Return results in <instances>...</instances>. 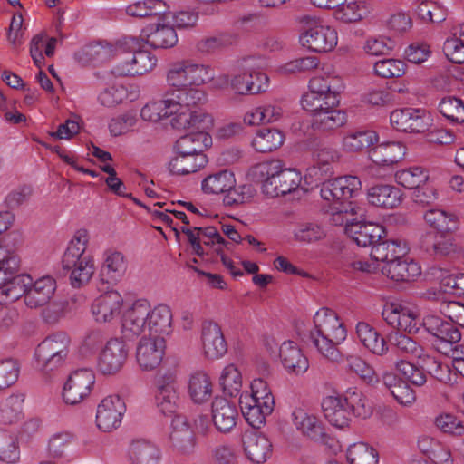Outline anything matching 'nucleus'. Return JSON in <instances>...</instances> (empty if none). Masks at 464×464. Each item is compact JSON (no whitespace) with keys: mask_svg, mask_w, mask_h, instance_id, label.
I'll list each match as a JSON object with an SVG mask.
<instances>
[{"mask_svg":"<svg viewBox=\"0 0 464 464\" xmlns=\"http://www.w3.org/2000/svg\"><path fill=\"white\" fill-rule=\"evenodd\" d=\"M121 331L130 341L146 334L169 335L172 332V312L165 304L152 306L147 299H138L124 308Z\"/></svg>","mask_w":464,"mask_h":464,"instance_id":"obj_1","label":"nucleus"},{"mask_svg":"<svg viewBox=\"0 0 464 464\" xmlns=\"http://www.w3.org/2000/svg\"><path fill=\"white\" fill-rule=\"evenodd\" d=\"M314 330L310 338L314 346L322 356L333 362H339L343 355L337 345L347 336L343 323L334 311L323 307L314 316Z\"/></svg>","mask_w":464,"mask_h":464,"instance_id":"obj_2","label":"nucleus"},{"mask_svg":"<svg viewBox=\"0 0 464 464\" xmlns=\"http://www.w3.org/2000/svg\"><path fill=\"white\" fill-rule=\"evenodd\" d=\"M266 65L264 57H246L238 63L230 81L227 75L218 78V82H220L218 86L221 87L229 82L231 89L239 95L264 92L269 86V78L262 72Z\"/></svg>","mask_w":464,"mask_h":464,"instance_id":"obj_3","label":"nucleus"},{"mask_svg":"<svg viewBox=\"0 0 464 464\" xmlns=\"http://www.w3.org/2000/svg\"><path fill=\"white\" fill-rule=\"evenodd\" d=\"M309 92L303 95L301 104L311 115L339 105V93L343 90V79L328 69L309 81Z\"/></svg>","mask_w":464,"mask_h":464,"instance_id":"obj_4","label":"nucleus"},{"mask_svg":"<svg viewBox=\"0 0 464 464\" xmlns=\"http://www.w3.org/2000/svg\"><path fill=\"white\" fill-rule=\"evenodd\" d=\"M88 243L87 230H77L70 240L63 257V267L70 272V283L74 288L87 285L95 271L93 256L86 254Z\"/></svg>","mask_w":464,"mask_h":464,"instance_id":"obj_5","label":"nucleus"},{"mask_svg":"<svg viewBox=\"0 0 464 464\" xmlns=\"http://www.w3.org/2000/svg\"><path fill=\"white\" fill-rule=\"evenodd\" d=\"M255 174L262 179L263 192L272 198L295 191L302 181V175L298 170L284 169L279 160L257 164Z\"/></svg>","mask_w":464,"mask_h":464,"instance_id":"obj_6","label":"nucleus"},{"mask_svg":"<svg viewBox=\"0 0 464 464\" xmlns=\"http://www.w3.org/2000/svg\"><path fill=\"white\" fill-rule=\"evenodd\" d=\"M408 251L409 247L404 240L384 237L372 246L371 256L374 261L351 254L344 257L343 266L346 271L372 273L378 269L377 262H382L385 265L394 258L404 257Z\"/></svg>","mask_w":464,"mask_h":464,"instance_id":"obj_7","label":"nucleus"},{"mask_svg":"<svg viewBox=\"0 0 464 464\" xmlns=\"http://www.w3.org/2000/svg\"><path fill=\"white\" fill-rule=\"evenodd\" d=\"M300 24L299 42L303 47L319 53L331 52L336 47L337 31L322 18L306 14L300 18Z\"/></svg>","mask_w":464,"mask_h":464,"instance_id":"obj_8","label":"nucleus"},{"mask_svg":"<svg viewBox=\"0 0 464 464\" xmlns=\"http://www.w3.org/2000/svg\"><path fill=\"white\" fill-rule=\"evenodd\" d=\"M72 340L65 332H55L46 336L35 348L36 367L49 372L62 367L68 359Z\"/></svg>","mask_w":464,"mask_h":464,"instance_id":"obj_9","label":"nucleus"},{"mask_svg":"<svg viewBox=\"0 0 464 464\" xmlns=\"http://www.w3.org/2000/svg\"><path fill=\"white\" fill-rule=\"evenodd\" d=\"M214 79V68L210 65L190 61H180L172 63L166 75L168 85L178 92L188 87H198L207 84Z\"/></svg>","mask_w":464,"mask_h":464,"instance_id":"obj_10","label":"nucleus"},{"mask_svg":"<svg viewBox=\"0 0 464 464\" xmlns=\"http://www.w3.org/2000/svg\"><path fill=\"white\" fill-rule=\"evenodd\" d=\"M362 188V182L356 176L346 175L331 179L321 184L320 195L332 205H346L356 197Z\"/></svg>","mask_w":464,"mask_h":464,"instance_id":"obj_11","label":"nucleus"},{"mask_svg":"<svg viewBox=\"0 0 464 464\" xmlns=\"http://www.w3.org/2000/svg\"><path fill=\"white\" fill-rule=\"evenodd\" d=\"M422 325L432 336V345L440 353H447L451 346L459 343L461 334L458 327L435 314H428L422 319Z\"/></svg>","mask_w":464,"mask_h":464,"instance_id":"obj_12","label":"nucleus"},{"mask_svg":"<svg viewBox=\"0 0 464 464\" xmlns=\"http://www.w3.org/2000/svg\"><path fill=\"white\" fill-rule=\"evenodd\" d=\"M179 397L176 387V373L173 370L160 371L156 378L154 403L164 415L176 412Z\"/></svg>","mask_w":464,"mask_h":464,"instance_id":"obj_13","label":"nucleus"},{"mask_svg":"<svg viewBox=\"0 0 464 464\" xmlns=\"http://www.w3.org/2000/svg\"><path fill=\"white\" fill-rule=\"evenodd\" d=\"M169 13L155 18L141 29L140 38L153 48H171L178 43L174 26L169 24Z\"/></svg>","mask_w":464,"mask_h":464,"instance_id":"obj_14","label":"nucleus"},{"mask_svg":"<svg viewBox=\"0 0 464 464\" xmlns=\"http://www.w3.org/2000/svg\"><path fill=\"white\" fill-rule=\"evenodd\" d=\"M169 440L171 449L178 454L189 456L196 451L197 437L184 415H175L171 420Z\"/></svg>","mask_w":464,"mask_h":464,"instance_id":"obj_15","label":"nucleus"},{"mask_svg":"<svg viewBox=\"0 0 464 464\" xmlns=\"http://www.w3.org/2000/svg\"><path fill=\"white\" fill-rule=\"evenodd\" d=\"M392 126L404 132H424L432 124L430 113L421 109L402 108L394 110L390 115Z\"/></svg>","mask_w":464,"mask_h":464,"instance_id":"obj_16","label":"nucleus"},{"mask_svg":"<svg viewBox=\"0 0 464 464\" xmlns=\"http://www.w3.org/2000/svg\"><path fill=\"white\" fill-rule=\"evenodd\" d=\"M177 105L171 113L170 124L176 130H208L213 123L211 115L199 108H188L183 103L175 102Z\"/></svg>","mask_w":464,"mask_h":464,"instance_id":"obj_17","label":"nucleus"},{"mask_svg":"<svg viewBox=\"0 0 464 464\" xmlns=\"http://www.w3.org/2000/svg\"><path fill=\"white\" fill-rule=\"evenodd\" d=\"M130 42L133 43L134 39L125 38L115 43L106 41L91 43L82 48L80 57L82 60L95 65L102 64L119 54L125 53L130 48L129 46Z\"/></svg>","mask_w":464,"mask_h":464,"instance_id":"obj_18","label":"nucleus"},{"mask_svg":"<svg viewBox=\"0 0 464 464\" xmlns=\"http://www.w3.org/2000/svg\"><path fill=\"white\" fill-rule=\"evenodd\" d=\"M128 352V347L121 339H110L98 356L97 370L103 375L117 373L124 365Z\"/></svg>","mask_w":464,"mask_h":464,"instance_id":"obj_19","label":"nucleus"},{"mask_svg":"<svg viewBox=\"0 0 464 464\" xmlns=\"http://www.w3.org/2000/svg\"><path fill=\"white\" fill-rule=\"evenodd\" d=\"M293 423L297 430L310 440L329 446H334V438L327 432L324 423L314 414L303 409H295L293 413Z\"/></svg>","mask_w":464,"mask_h":464,"instance_id":"obj_20","label":"nucleus"},{"mask_svg":"<svg viewBox=\"0 0 464 464\" xmlns=\"http://www.w3.org/2000/svg\"><path fill=\"white\" fill-rule=\"evenodd\" d=\"M95 382V376L89 369L72 372L63 385V399L66 404L75 405L86 398Z\"/></svg>","mask_w":464,"mask_h":464,"instance_id":"obj_21","label":"nucleus"},{"mask_svg":"<svg viewBox=\"0 0 464 464\" xmlns=\"http://www.w3.org/2000/svg\"><path fill=\"white\" fill-rule=\"evenodd\" d=\"M382 315L392 327L410 334L417 333L422 324L418 311L414 308L398 303L386 304Z\"/></svg>","mask_w":464,"mask_h":464,"instance_id":"obj_22","label":"nucleus"},{"mask_svg":"<svg viewBox=\"0 0 464 464\" xmlns=\"http://www.w3.org/2000/svg\"><path fill=\"white\" fill-rule=\"evenodd\" d=\"M165 335H144L136 348V360L143 371H151L162 362L165 353Z\"/></svg>","mask_w":464,"mask_h":464,"instance_id":"obj_23","label":"nucleus"},{"mask_svg":"<svg viewBox=\"0 0 464 464\" xmlns=\"http://www.w3.org/2000/svg\"><path fill=\"white\" fill-rule=\"evenodd\" d=\"M130 46L127 52H131V56L120 62L113 69L112 73L117 76L142 75L150 72L157 64V57L149 50H134Z\"/></svg>","mask_w":464,"mask_h":464,"instance_id":"obj_24","label":"nucleus"},{"mask_svg":"<svg viewBox=\"0 0 464 464\" xmlns=\"http://www.w3.org/2000/svg\"><path fill=\"white\" fill-rule=\"evenodd\" d=\"M126 411L124 401L119 395H110L98 405L96 423L98 428L105 432L117 429Z\"/></svg>","mask_w":464,"mask_h":464,"instance_id":"obj_25","label":"nucleus"},{"mask_svg":"<svg viewBox=\"0 0 464 464\" xmlns=\"http://www.w3.org/2000/svg\"><path fill=\"white\" fill-rule=\"evenodd\" d=\"M128 270L125 255L114 248L106 249L102 254L100 276L103 282L117 284L122 280Z\"/></svg>","mask_w":464,"mask_h":464,"instance_id":"obj_26","label":"nucleus"},{"mask_svg":"<svg viewBox=\"0 0 464 464\" xmlns=\"http://www.w3.org/2000/svg\"><path fill=\"white\" fill-rule=\"evenodd\" d=\"M246 458L254 464L265 463L272 455L273 446L266 436L256 431L246 432L242 438Z\"/></svg>","mask_w":464,"mask_h":464,"instance_id":"obj_27","label":"nucleus"},{"mask_svg":"<svg viewBox=\"0 0 464 464\" xmlns=\"http://www.w3.org/2000/svg\"><path fill=\"white\" fill-rule=\"evenodd\" d=\"M122 304L123 298L118 291H107L93 301L92 304V315L96 322H111L120 314Z\"/></svg>","mask_w":464,"mask_h":464,"instance_id":"obj_28","label":"nucleus"},{"mask_svg":"<svg viewBox=\"0 0 464 464\" xmlns=\"http://www.w3.org/2000/svg\"><path fill=\"white\" fill-rule=\"evenodd\" d=\"M239 405L246 422L255 429H259L266 422V417L272 413L275 404L269 400L259 401L248 392L240 395Z\"/></svg>","mask_w":464,"mask_h":464,"instance_id":"obj_29","label":"nucleus"},{"mask_svg":"<svg viewBox=\"0 0 464 464\" xmlns=\"http://www.w3.org/2000/svg\"><path fill=\"white\" fill-rule=\"evenodd\" d=\"M211 417L215 428L221 433H229L238 418L237 406L223 397H217L211 405Z\"/></svg>","mask_w":464,"mask_h":464,"instance_id":"obj_30","label":"nucleus"},{"mask_svg":"<svg viewBox=\"0 0 464 464\" xmlns=\"http://www.w3.org/2000/svg\"><path fill=\"white\" fill-rule=\"evenodd\" d=\"M205 355L212 360L223 357L227 352V344L220 326L214 322H205L201 334Z\"/></svg>","mask_w":464,"mask_h":464,"instance_id":"obj_31","label":"nucleus"},{"mask_svg":"<svg viewBox=\"0 0 464 464\" xmlns=\"http://www.w3.org/2000/svg\"><path fill=\"white\" fill-rule=\"evenodd\" d=\"M363 217L358 218L353 226L347 227V235L360 246H372L387 237L383 226L362 222Z\"/></svg>","mask_w":464,"mask_h":464,"instance_id":"obj_32","label":"nucleus"},{"mask_svg":"<svg viewBox=\"0 0 464 464\" xmlns=\"http://www.w3.org/2000/svg\"><path fill=\"white\" fill-rule=\"evenodd\" d=\"M56 287V281L52 276H42L35 281L31 277V285H28L25 295V305L29 308L45 305L53 296Z\"/></svg>","mask_w":464,"mask_h":464,"instance_id":"obj_33","label":"nucleus"},{"mask_svg":"<svg viewBox=\"0 0 464 464\" xmlns=\"http://www.w3.org/2000/svg\"><path fill=\"white\" fill-rule=\"evenodd\" d=\"M322 409L331 425L338 429H343L349 425L352 417L343 395L326 396L322 401Z\"/></svg>","mask_w":464,"mask_h":464,"instance_id":"obj_34","label":"nucleus"},{"mask_svg":"<svg viewBox=\"0 0 464 464\" xmlns=\"http://www.w3.org/2000/svg\"><path fill=\"white\" fill-rule=\"evenodd\" d=\"M406 147L401 141L382 142L369 150L371 160L382 167H392L403 160Z\"/></svg>","mask_w":464,"mask_h":464,"instance_id":"obj_35","label":"nucleus"},{"mask_svg":"<svg viewBox=\"0 0 464 464\" xmlns=\"http://www.w3.org/2000/svg\"><path fill=\"white\" fill-rule=\"evenodd\" d=\"M419 450L428 457L434 464H453L454 458L450 449L437 438L422 434L418 438Z\"/></svg>","mask_w":464,"mask_h":464,"instance_id":"obj_36","label":"nucleus"},{"mask_svg":"<svg viewBox=\"0 0 464 464\" xmlns=\"http://www.w3.org/2000/svg\"><path fill=\"white\" fill-rule=\"evenodd\" d=\"M279 356L284 368L289 373L304 374L309 368L308 359L294 341H285L280 345Z\"/></svg>","mask_w":464,"mask_h":464,"instance_id":"obj_37","label":"nucleus"},{"mask_svg":"<svg viewBox=\"0 0 464 464\" xmlns=\"http://www.w3.org/2000/svg\"><path fill=\"white\" fill-rule=\"evenodd\" d=\"M129 458L131 464H161L162 451L149 440H135L130 445Z\"/></svg>","mask_w":464,"mask_h":464,"instance_id":"obj_38","label":"nucleus"},{"mask_svg":"<svg viewBox=\"0 0 464 464\" xmlns=\"http://www.w3.org/2000/svg\"><path fill=\"white\" fill-rule=\"evenodd\" d=\"M401 190L392 185L380 184L368 189V202L376 207L393 208L401 202Z\"/></svg>","mask_w":464,"mask_h":464,"instance_id":"obj_39","label":"nucleus"},{"mask_svg":"<svg viewBox=\"0 0 464 464\" xmlns=\"http://www.w3.org/2000/svg\"><path fill=\"white\" fill-rule=\"evenodd\" d=\"M382 273L394 281H411L420 275V265L413 260L398 257L382 266Z\"/></svg>","mask_w":464,"mask_h":464,"instance_id":"obj_40","label":"nucleus"},{"mask_svg":"<svg viewBox=\"0 0 464 464\" xmlns=\"http://www.w3.org/2000/svg\"><path fill=\"white\" fill-rule=\"evenodd\" d=\"M31 285V276L26 274H20L12 276H6L2 283H0V303L14 302L20 297L25 295L28 290V285Z\"/></svg>","mask_w":464,"mask_h":464,"instance_id":"obj_41","label":"nucleus"},{"mask_svg":"<svg viewBox=\"0 0 464 464\" xmlns=\"http://www.w3.org/2000/svg\"><path fill=\"white\" fill-rule=\"evenodd\" d=\"M208 130L190 131L181 136L175 144V152L182 154H204L203 150L211 144Z\"/></svg>","mask_w":464,"mask_h":464,"instance_id":"obj_42","label":"nucleus"},{"mask_svg":"<svg viewBox=\"0 0 464 464\" xmlns=\"http://www.w3.org/2000/svg\"><path fill=\"white\" fill-rule=\"evenodd\" d=\"M423 218L426 224L440 234L454 232L458 229L459 220L455 214L442 208H430Z\"/></svg>","mask_w":464,"mask_h":464,"instance_id":"obj_43","label":"nucleus"},{"mask_svg":"<svg viewBox=\"0 0 464 464\" xmlns=\"http://www.w3.org/2000/svg\"><path fill=\"white\" fill-rule=\"evenodd\" d=\"M356 335L360 343L375 355L382 356L389 350L384 338L365 322H359L356 324Z\"/></svg>","mask_w":464,"mask_h":464,"instance_id":"obj_44","label":"nucleus"},{"mask_svg":"<svg viewBox=\"0 0 464 464\" xmlns=\"http://www.w3.org/2000/svg\"><path fill=\"white\" fill-rule=\"evenodd\" d=\"M24 395L14 392L3 399L0 402V423L10 425L20 421L23 417Z\"/></svg>","mask_w":464,"mask_h":464,"instance_id":"obj_45","label":"nucleus"},{"mask_svg":"<svg viewBox=\"0 0 464 464\" xmlns=\"http://www.w3.org/2000/svg\"><path fill=\"white\" fill-rule=\"evenodd\" d=\"M207 163L208 160L205 154L176 153L169 161V168L173 174L186 175L198 171Z\"/></svg>","mask_w":464,"mask_h":464,"instance_id":"obj_46","label":"nucleus"},{"mask_svg":"<svg viewBox=\"0 0 464 464\" xmlns=\"http://www.w3.org/2000/svg\"><path fill=\"white\" fill-rule=\"evenodd\" d=\"M188 389L191 400L197 404L207 402L212 396V382L208 375L204 372H197L191 374Z\"/></svg>","mask_w":464,"mask_h":464,"instance_id":"obj_47","label":"nucleus"},{"mask_svg":"<svg viewBox=\"0 0 464 464\" xmlns=\"http://www.w3.org/2000/svg\"><path fill=\"white\" fill-rule=\"evenodd\" d=\"M235 185L233 172L225 169L206 177L201 182V188L206 194H221L233 188Z\"/></svg>","mask_w":464,"mask_h":464,"instance_id":"obj_48","label":"nucleus"},{"mask_svg":"<svg viewBox=\"0 0 464 464\" xmlns=\"http://www.w3.org/2000/svg\"><path fill=\"white\" fill-rule=\"evenodd\" d=\"M379 136L372 130H358L351 131L343 139V148L349 152L361 151L378 142Z\"/></svg>","mask_w":464,"mask_h":464,"instance_id":"obj_49","label":"nucleus"},{"mask_svg":"<svg viewBox=\"0 0 464 464\" xmlns=\"http://www.w3.org/2000/svg\"><path fill=\"white\" fill-rule=\"evenodd\" d=\"M284 140L285 136L279 130L262 128L256 131L251 144L256 151L266 153L278 149Z\"/></svg>","mask_w":464,"mask_h":464,"instance_id":"obj_50","label":"nucleus"},{"mask_svg":"<svg viewBox=\"0 0 464 464\" xmlns=\"http://www.w3.org/2000/svg\"><path fill=\"white\" fill-rule=\"evenodd\" d=\"M346 120L344 111L332 107L312 115V127L321 130H334L343 126Z\"/></svg>","mask_w":464,"mask_h":464,"instance_id":"obj_51","label":"nucleus"},{"mask_svg":"<svg viewBox=\"0 0 464 464\" xmlns=\"http://www.w3.org/2000/svg\"><path fill=\"white\" fill-rule=\"evenodd\" d=\"M369 14V6L365 1H351L343 3L334 10L336 20L344 23H353L363 19Z\"/></svg>","mask_w":464,"mask_h":464,"instance_id":"obj_52","label":"nucleus"},{"mask_svg":"<svg viewBox=\"0 0 464 464\" xmlns=\"http://www.w3.org/2000/svg\"><path fill=\"white\" fill-rule=\"evenodd\" d=\"M177 105L174 99H162L148 102L140 111V117L144 121L157 122L171 116Z\"/></svg>","mask_w":464,"mask_h":464,"instance_id":"obj_53","label":"nucleus"},{"mask_svg":"<svg viewBox=\"0 0 464 464\" xmlns=\"http://www.w3.org/2000/svg\"><path fill=\"white\" fill-rule=\"evenodd\" d=\"M394 178L399 185L414 189L429 180V171L420 166H411L397 170Z\"/></svg>","mask_w":464,"mask_h":464,"instance_id":"obj_54","label":"nucleus"},{"mask_svg":"<svg viewBox=\"0 0 464 464\" xmlns=\"http://www.w3.org/2000/svg\"><path fill=\"white\" fill-rule=\"evenodd\" d=\"M349 406L350 415L366 419L371 416L372 410V405L368 402L367 398L357 388H349L343 394Z\"/></svg>","mask_w":464,"mask_h":464,"instance_id":"obj_55","label":"nucleus"},{"mask_svg":"<svg viewBox=\"0 0 464 464\" xmlns=\"http://www.w3.org/2000/svg\"><path fill=\"white\" fill-rule=\"evenodd\" d=\"M388 342L392 348L401 355L420 357L423 347L411 337L399 332H392L388 335Z\"/></svg>","mask_w":464,"mask_h":464,"instance_id":"obj_56","label":"nucleus"},{"mask_svg":"<svg viewBox=\"0 0 464 464\" xmlns=\"http://www.w3.org/2000/svg\"><path fill=\"white\" fill-rule=\"evenodd\" d=\"M76 446V438L70 431H58L53 433L48 440V452L55 458L66 457Z\"/></svg>","mask_w":464,"mask_h":464,"instance_id":"obj_57","label":"nucleus"},{"mask_svg":"<svg viewBox=\"0 0 464 464\" xmlns=\"http://www.w3.org/2000/svg\"><path fill=\"white\" fill-rule=\"evenodd\" d=\"M331 222L335 226H344V231L347 234V227L353 226L358 218H362L363 214L360 208H355L349 202L346 205H333L331 207Z\"/></svg>","mask_w":464,"mask_h":464,"instance_id":"obj_58","label":"nucleus"},{"mask_svg":"<svg viewBox=\"0 0 464 464\" xmlns=\"http://www.w3.org/2000/svg\"><path fill=\"white\" fill-rule=\"evenodd\" d=\"M443 52L450 62L459 64L464 63V24H459L452 37L445 41Z\"/></svg>","mask_w":464,"mask_h":464,"instance_id":"obj_59","label":"nucleus"},{"mask_svg":"<svg viewBox=\"0 0 464 464\" xmlns=\"http://www.w3.org/2000/svg\"><path fill=\"white\" fill-rule=\"evenodd\" d=\"M347 459L350 464H378L379 456L367 443L357 442L348 448Z\"/></svg>","mask_w":464,"mask_h":464,"instance_id":"obj_60","label":"nucleus"},{"mask_svg":"<svg viewBox=\"0 0 464 464\" xmlns=\"http://www.w3.org/2000/svg\"><path fill=\"white\" fill-rule=\"evenodd\" d=\"M417 359H419L420 367L435 379L442 382L450 380L449 366L442 364L435 356L429 354L424 348L422 354Z\"/></svg>","mask_w":464,"mask_h":464,"instance_id":"obj_61","label":"nucleus"},{"mask_svg":"<svg viewBox=\"0 0 464 464\" xmlns=\"http://www.w3.org/2000/svg\"><path fill=\"white\" fill-rule=\"evenodd\" d=\"M325 235L324 228L314 222L301 223L293 231L295 240L301 244H311L319 241Z\"/></svg>","mask_w":464,"mask_h":464,"instance_id":"obj_62","label":"nucleus"},{"mask_svg":"<svg viewBox=\"0 0 464 464\" xmlns=\"http://www.w3.org/2000/svg\"><path fill=\"white\" fill-rule=\"evenodd\" d=\"M434 427L444 434L451 436L464 435V424L456 415L450 412H442L433 420Z\"/></svg>","mask_w":464,"mask_h":464,"instance_id":"obj_63","label":"nucleus"},{"mask_svg":"<svg viewBox=\"0 0 464 464\" xmlns=\"http://www.w3.org/2000/svg\"><path fill=\"white\" fill-rule=\"evenodd\" d=\"M219 382L227 395L237 396L242 387L241 373L234 364H228L223 369Z\"/></svg>","mask_w":464,"mask_h":464,"instance_id":"obj_64","label":"nucleus"}]
</instances>
